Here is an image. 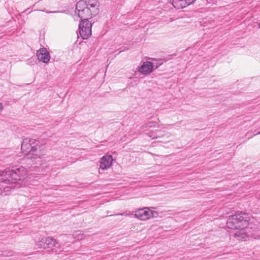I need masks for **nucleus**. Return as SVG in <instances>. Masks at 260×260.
I'll return each mask as SVG.
<instances>
[{"label":"nucleus","mask_w":260,"mask_h":260,"mask_svg":"<svg viewBox=\"0 0 260 260\" xmlns=\"http://www.w3.org/2000/svg\"><path fill=\"white\" fill-rule=\"evenodd\" d=\"M27 172L23 167H20L15 170L9 168L0 171V190L4 191L9 190L8 185L15 183L18 181L23 180L27 176Z\"/></svg>","instance_id":"f257e3e1"},{"label":"nucleus","mask_w":260,"mask_h":260,"mask_svg":"<svg viewBox=\"0 0 260 260\" xmlns=\"http://www.w3.org/2000/svg\"><path fill=\"white\" fill-rule=\"evenodd\" d=\"M249 217L246 213L237 212L229 217L226 225L231 230L244 229L248 224Z\"/></svg>","instance_id":"f03ea898"},{"label":"nucleus","mask_w":260,"mask_h":260,"mask_svg":"<svg viewBox=\"0 0 260 260\" xmlns=\"http://www.w3.org/2000/svg\"><path fill=\"white\" fill-rule=\"evenodd\" d=\"M76 13H77L78 16L82 20L91 18L93 16L92 11L90 8L86 6L84 2L80 1L77 3L76 6Z\"/></svg>","instance_id":"7ed1b4c3"},{"label":"nucleus","mask_w":260,"mask_h":260,"mask_svg":"<svg viewBox=\"0 0 260 260\" xmlns=\"http://www.w3.org/2000/svg\"><path fill=\"white\" fill-rule=\"evenodd\" d=\"M134 215L140 220H146L151 217H156L158 216V213L151 210L149 208L145 207L136 210Z\"/></svg>","instance_id":"20e7f679"},{"label":"nucleus","mask_w":260,"mask_h":260,"mask_svg":"<svg viewBox=\"0 0 260 260\" xmlns=\"http://www.w3.org/2000/svg\"><path fill=\"white\" fill-rule=\"evenodd\" d=\"M91 23L88 19H84L79 25V34L83 39H88L91 35Z\"/></svg>","instance_id":"39448f33"},{"label":"nucleus","mask_w":260,"mask_h":260,"mask_svg":"<svg viewBox=\"0 0 260 260\" xmlns=\"http://www.w3.org/2000/svg\"><path fill=\"white\" fill-rule=\"evenodd\" d=\"M173 7L177 9H182L192 4L195 0H168Z\"/></svg>","instance_id":"423d86ee"},{"label":"nucleus","mask_w":260,"mask_h":260,"mask_svg":"<svg viewBox=\"0 0 260 260\" xmlns=\"http://www.w3.org/2000/svg\"><path fill=\"white\" fill-rule=\"evenodd\" d=\"M113 158L110 155L103 156L100 161V167L102 170H107L112 165Z\"/></svg>","instance_id":"0eeeda50"},{"label":"nucleus","mask_w":260,"mask_h":260,"mask_svg":"<svg viewBox=\"0 0 260 260\" xmlns=\"http://www.w3.org/2000/svg\"><path fill=\"white\" fill-rule=\"evenodd\" d=\"M138 70L144 75L149 74L153 71V63L149 61L144 62L140 67H138Z\"/></svg>","instance_id":"6e6552de"},{"label":"nucleus","mask_w":260,"mask_h":260,"mask_svg":"<svg viewBox=\"0 0 260 260\" xmlns=\"http://www.w3.org/2000/svg\"><path fill=\"white\" fill-rule=\"evenodd\" d=\"M80 2H84L86 6L89 7L92 11L93 16H96L99 13V3L98 0H80Z\"/></svg>","instance_id":"1a4fd4ad"},{"label":"nucleus","mask_w":260,"mask_h":260,"mask_svg":"<svg viewBox=\"0 0 260 260\" xmlns=\"http://www.w3.org/2000/svg\"><path fill=\"white\" fill-rule=\"evenodd\" d=\"M37 56L39 61L43 63H48L50 57L49 52L45 48H40L37 53Z\"/></svg>","instance_id":"9d476101"},{"label":"nucleus","mask_w":260,"mask_h":260,"mask_svg":"<svg viewBox=\"0 0 260 260\" xmlns=\"http://www.w3.org/2000/svg\"><path fill=\"white\" fill-rule=\"evenodd\" d=\"M24 155L27 158L29 163L37 165H41L43 164V160L40 155H39L37 154L28 153L24 154Z\"/></svg>","instance_id":"9b49d317"},{"label":"nucleus","mask_w":260,"mask_h":260,"mask_svg":"<svg viewBox=\"0 0 260 260\" xmlns=\"http://www.w3.org/2000/svg\"><path fill=\"white\" fill-rule=\"evenodd\" d=\"M58 242L52 237H47L45 239V247L44 249H48V251L50 252L54 251V247H56Z\"/></svg>","instance_id":"f8f14e48"},{"label":"nucleus","mask_w":260,"mask_h":260,"mask_svg":"<svg viewBox=\"0 0 260 260\" xmlns=\"http://www.w3.org/2000/svg\"><path fill=\"white\" fill-rule=\"evenodd\" d=\"M29 138H26L23 139L21 143V149L22 152L26 153H30L31 151V146Z\"/></svg>","instance_id":"ddd939ff"},{"label":"nucleus","mask_w":260,"mask_h":260,"mask_svg":"<svg viewBox=\"0 0 260 260\" xmlns=\"http://www.w3.org/2000/svg\"><path fill=\"white\" fill-rule=\"evenodd\" d=\"M237 231L235 234L234 236L235 238H237L238 240H240L242 239H244L247 237L246 233L244 231V229L240 230L237 229Z\"/></svg>","instance_id":"4468645a"},{"label":"nucleus","mask_w":260,"mask_h":260,"mask_svg":"<svg viewBox=\"0 0 260 260\" xmlns=\"http://www.w3.org/2000/svg\"><path fill=\"white\" fill-rule=\"evenodd\" d=\"M31 150L32 152H35L37 150L38 147L40 146L39 141L36 139L29 138Z\"/></svg>","instance_id":"2eb2a0df"},{"label":"nucleus","mask_w":260,"mask_h":260,"mask_svg":"<svg viewBox=\"0 0 260 260\" xmlns=\"http://www.w3.org/2000/svg\"><path fill=\"white\" fill-rule=\"evenodd\" d=\"M45 239L43 236L40 235L38 239L36 240V245L38 248H43L44 249Z\"/></svg>","instance_id":"dca6fc26"},{"label":"nucleus","mask_w":260,"mask_h":260,"mask_svg":"<svg viewBox=\"0 0 260 260\" xmlns=\"http://www.w3.org/2000/svg\"><path fill=\"white\" fill-rule=\"evenodd\" d=\"M156 122H148L145 123L144 125H142L141 127V129H144L145 128H146L147 127H155L157 125Z\"/></svg>","instance_id":"f3484780"},{"label":"nucleus","mask_w":260,"mask_h":260,"mask_svg":"<svg viewBox=\"0 0 260 260\" xmlns=\"http://www.w3.org/2000/svg\"><path fill=\"white\" fill-rule=\"evenodd\" d=\"M260 134V132H257L256 130H255L254 132H248L245 134V137L247 139H249L251 138H252L253 136H255L256 135H258Z\"/></svg>","instance_id":"a211bd4d"},{"label":"nucleus","mask_w":260,"mask_h":260,"mask_svg":"<svg viewBox=\"0 0 260 260\" xmlns=\"http://www.w3.org/2000/svg\"><path fill=\"white\" fill-rule=\"evenodd\" d=\"M158 132V131H150L147 134L149 137L151 138L152 139L157 138L160 137L159 135H157V133Z\"/></svg>","instance_id":"6ab92c4d"},{"label":"nucleus","mask_w":260,"mask_h":260,"mask_svg":"<svg viewBox=\"0 0 260 260\" xmlns=\"http://www.w3.org/2000/svg\"><path fill=\"white\" fill-rule=\"evenodd\" d=\"M113 215L114 216L121 215V216H126L134 215V214H133V212L131 213L130 212L125 211V212H124L121 213L114 214Z\"/></svg>","instance_id":"aec40b11"},{"label":"nucleus","mask_w":260,"mask_h":260,"mask_svg":"<svg viewBox=\"0 0 260 260\" xmlns=\"http://www.w3.org/2000/svg\"><path fill=\"white\" fill-rule=\"evenodd\" d=\"M14 252L11 250H9L8 251H6L3 252V255L5 256H11L13 255Z\"/></svg>","instance_id":"412c9836"},{"label":"nucleus","mask_w":260,"mask_h":260,"mask_svg":"<svg viewBox=\"0 0 260 260\" xmlns=\"http://www.w3.org/2000/svg\"><path fill=\"white\" fill-rule=\"evenodd\" d=\"M3 109V106L2 103H0V111H2Z\"/></svg>","instance_id":"4be33fe9"},{"label":"nucleus","mask_w":260,"mask_h":260,"mask_svg":"<svg viewBox=\"0 0 260 260\" xmlns=\"http://www.w3.org/2000/svg\"><path fill=\"white\" fill-rule=\"evenodd\" d=\"M258 26H259V27L260 28V22H259V24H258Z\"/></svg>","instance_id":"5701e85b"}]
</instances>
